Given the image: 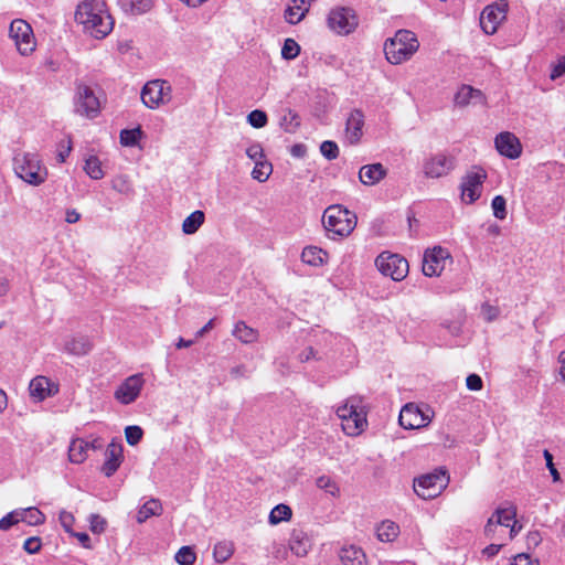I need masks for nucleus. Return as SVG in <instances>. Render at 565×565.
I'll return each instance as SVG.
<instances>
[{"label":"nucleus","mask_w":565,"mask_h":565,"mask_svg":"<svg viewBox=\"0 0 565 565\" xmlns=\"http://www.w3.org/2000/svg\"><path fill=\"white\" fill-rule=\"evenodd\" d=\"M74 21L82 32L95 40L108 36L115 25L106 2L102 0H83L74 11Z\"/></svg>","instance_id":"nucleus-1"},{"label":"nucleus","mask_w":565,"mask_h":565,"mask_svg":"<svg viewBox=\"0 0 565 565\" xmlns=\"http://www.w3.org/2000/svg\"><path fill=\"white\" fill-rule=\"evenodd\" d=\"M334 412L344 435L358 437L367 429L369 407L363 396L351 395L344 398L335 406Z\"/></svg>","instance_id":"nucleus-2"},{"label":"nucleus","mask_w":565,"mask_h":565,"mask_svg":"<svg viewBox=\"0 0 565 565\" xmlns=\"http://www.w3.org/2000/svg\"><path fill=\"white\" fill-rule=\"evenodd\" d=\"M12 171L17 179L33 188L43 185L50 175L42 157L34 151L15 152L12 158Z\"/></svg>","instance_id":"nucleus-3"},{"label":"nucleus","mask_w":565,"mask_h":565,"mask_svg":"<svg viewBox=\"0 0 565 565\" xmlns=\"http://www.w3.org/2000/svg\"><path fill=\"white\" fill-rule=\"evenodd\" d=\"M515 518L516 508L514 505L499 507L488 519L484 535L491 541L513 540L522 529Z\"/></svg>","instance_id":"nucleus-4"},{"label":"nucleus","mask_w":565,"mask_h":565,"mask_svg":"<svg viewBox=\"0 0 565 565\" xmlns=\"http://www.w3.org/2000/svg\"><path fill=\"white\" fill-rule=\"evenodd\" d=\"M417 35L411 30H398L394 36L384 42V54L386 61L392 65H399L409 61L419 50Z\"/></svg>","instance_id":"nucleus-5"},{"label":"nucleus","mask_w":565,"mask_h":565,"mask_svg":"<svg viewBox=\"0 0 565 565\" xmlns=\"http://www.w3.org/2000/svg\"><path fill=\"white\" fill-rule=\"evenodd\" d=\"M356 223L355 213L340 204L328 206L322 215V225L331 234L330 238L348 237L354 231Z\"/></svg>","instance_id":"nucleus-6"},{"label":"nucleus","mask_w":565,"mask_h":565,"mask_svg":"<svg viewBox=\"0 0 565 565\" xmlns=\"http://www.w3.org/2000/svg\"><path fill=\"white\" fill-rule=\"evenodd\" d=\"M450 477L443 467L414 479V491L424 500H433L439 497L448 487Z\"/></svg>","instance_id":"nucleus-7"},{"label":"nucleus","mask_w":565,"mask_h":565,"mask_svg":"<svg viewBox=\"0 0 565 565\" xmlns=\"http://www.w3.org/2000/svg\"><path fill=\"white\" fill-rule=\"evenodd\" d=\"M328 29L338 36H348L354 33L360 25L356 11L347 6H335L327 14Z\"/></svg>","instance_id":"nucleus-8"},{"label":"nucleus","mask_w":565,"mask_h":565,"mask_svg":"<svg viewBox=\"0 0 565 565\" xmlns=\"http://www.w3.org/2000/svg\"><path fill=\"white\" fill-rule=\"evenodd\" d=\"M488 178L482 167H471L460 179V200L463 204L470 205L477 202L483 192V184Z\"/></svg>","instance_id":"nucleus-9"},{"label":"nucleus","mask_w":565,"mask_h":565,"mask_svg":"<svg viewBox=\"0 0 565 565\" xmlns=\"http://www.w3.org/2000/svg\"><path fill=\"white\" fill-rule=\"evenodd\" d=\"M456 158L445 151H438L427 156L422 166L425 178L437 180L448 177L456 169Z\"/></svg>","instance_id":"nucleus-10"},{"label":"nucleus","mask_w":565,"mask_h":565,"mask_svg":"<svg viewBox=\"0 0 565 565\" xmlns=\"http://www.w3.org/2000/svg\"><path fill=\"white\" fill-rule=\"evenodd\" d=\"M435 416L434 409L426 404L408 403L399 412L398 422L405 429L427 427Z\"/></svg>","instance_id":"nucleus-11"},{"label":"nucleus","mask_w":565,"mask_h":565,"mask_svg":"<svg viewBox=\"0 0 565 565\" xmlns=\"http://www.w3.org/2000/svg\"><path fill=\"white\" fill-rule=\"evenodd\" d=\"M450 250L440 245L427 248L423 255V274L426 277H439L452 265Z\"/></svg>","instance_id":"nucleus-12"},{"label":"nucleus","mask_w":565,"mask_h":565,"mask_svg":"<svg viewBox=\"0 0 565 565\" xmlns=\"http://www.w3.org/2000/svg\"><path fill=\"white\" fill-rule=\"evenodd\" d=\"M9 38L13 41L17 51L22 56H30L36 49L33 29L23 19H14L10 23Z\"/></svg>","instance_id":"nucleus-13"},{"label":"nucleus","mask_w":565,"mask_h":565,"mask_svg":"<svg viewBox=\"0 0 565 565\" xmlns=\"http://www.w3.org/2000/svg\"><path fill=\"white\" fill-rule=\"evenodd\" d=\"M375 267L386 277L392 278L394 281L404 280L409 270V265L406 258L399 254L391 252H383L375 258Z\"/></svg>","instance_id":"nucleus-14"},{"label":"nucleus","mask_w":565,"mask_h":565,"mask_svg":"<svg viewBox=\"0 0 565 565\" xmlns=\"http://www.w3.org/2000/svg\"><path fill=\"white\" fill-rule=\"evenodd\" d=\"M172 99V87L163 79H153L141 89L142 104L149 109H157L169 104Z\"/></svg>","instance_id":"nucleus-15"},{"label":"nucleus","mask_w":565,"mask_h":565,"mask_svg":"<svg viewBox=\"0 0 565 565\" xmlns=\"http://www.w3.org/2000/svg\"><path fill=\"white\" fill-rule=\"evenodd\" d=\"M74 111L88 119L100 113V102L94 89L86 84H77L74 94Z\"/></svg>","instance_id":"nucleus-16"},{"label":"nucleus","mask_w":565,"mask_h":565,"mask_svg":"<svg viewBox=\"0 0 565 565\" xmlns=\"http://www.w3.org/2000/svg\"><path fill=\"white\" fill-rule=\"evenodd\" d=\"M509 10L507 0H497L488 4L480 14V26L486 34L497 33L500 25L505 21Z\"/></svg>","instance_id":"nucleus-17"},{"label":"nucleus","mask_w":565,"mask_h":565,"mask_svg":"<svg viewBox=\"0 0 565 565\" xmlns=\"http://www.w3.org/2000/svg\"><path fill=\"white\" fill-rule=\"evenodd\" d=\"M143 385L145 379L142 374H132L118 385L114 397L119 404L129 405L140 396Z\"/></svg>","instance_id":"nucleus-18"},{"label":"nucleus","mask_w":565,"mask_h":565,"mask_svg":"<svg viewBox=\"0 0 565 565\" xmlns=\"http://www.w3.org/2000/svg\"><path fill=\"white\" fill-rule=\"evenodd\" d=\"M312 548V542L307 532L301 529H294L290 532L288 540V550L280 553L276 552V557L287 558V552L289 551L296 557H306Z\"/></svg>","instance_id":"nucleus-19"},{"label":"nucleus","mask_w":565,"mask_h":565,"mask_svg":"<svg viewBox=\"0 0 565 565\" xmlns=\"http://www.w3.org/2000/svg\"><path fill=\"white\" fill-rule=\"evenodd\" d=\"M494 148L502 156L514 160L521 157L523 147L520 139L511 131H501L494 137Z\"/></svg>","instance_id":"nucleus-20"},{"label":"nucleus","mask_w":565,"mask_h":565,"mask_svg":"<svg viewBox=\"0 0 565 565\" xmlns=\"http://www.w3.org/2000/svg\"><path fill=\"white\" fill-rule=\"evenodd\" d=\"M93 341L86 334H70L66 335L61 344L63 353L72 356H85L93 350Z\"/></svg>","instance_id":"nucleus-21"},{"label":"nucleus","mask_w":565,"mask_h":565,"mask_svg":"<svg viewBox=\"0 0 565 565\" xmlns=\"http://www.w3.org/2000/svg\"><path fill=\"white\" fill-rule=\"evenodd\" d=\"M57 392L58 385L43 375L35 376L29 384L30 397L35 403L43 402L47 397L57 394Z\"/></svg>","instance_id":"nucleus-22"},{"label":"nucleus","mask_w":565,"mask_h":565,"mask_svg":"<svg viewBox=\"0 0 565 565\" xmlns=\"http://www.w3.org/2000/svg\"><path fill=\"white\" fill-rule=\"evenodd\" d=\"M486 102V95L480 89L465 84L457 89L454 96V104L458 108L484 105Z\"/></svg>","instance_id":"nucleus-23"},{"label":"nucleus","mask_w":565,"mask_h":565,"mask_svg":"<svg viewBox=\"0 0 565 565\" xmlns=\"http://www.w3.org/2000/svg\"><path fill=\"white\" fill-rule=\"evenodd\" d=\"M124 460V448L120 441L111 440L105 451V461L102 466V472L111 477L120 467Z\"/></svg>","instance_id":"nucleus-24"},{"label":"nucleus","mask_w":565,"mask_h":565,"mask_svg":"<svg viewBox=\"0 0 565 565\" xmlns=\"http://www.w3.org/2000/svg\"><path fill=\"white\" fill-rule=\"evenodd\" d=\"M387 169L380 162L364 164L359 170V180L365 186H374L384 180Z\"/></svg>","instance_id":"nucleus-25"},{"label":"nucleus","mask_w":565,"mask_h":565,"mask_svg":"<svg viewBox=\"0 0 565 565\" xmlns=\"http://www.w3.org/2000/svg\"><path fill=\"white\" fill-rule=\"evenodd\" d=\"M364 114L360 109L350 113L345 124V139L356 145L363 136Z\"/></svg>","instance_id":"nucleus-26"},{"label":"nucleus","mask_w":565,"mask_h":565,"mask_svg":"<svg viewBox=\"0 0 565 565\" xmlns=\"http://www.w3.org/2000/svg\"><path fill=\"white\" fill-rule=\"evenodd\" d=\"M329 253L316 245L305 246L300 254L301 262L313 268H321L329 263Z\"/></svg>","instance_id":"nucleus-27"},{"label":"nucleus","mask_w":565,"mask_h":565,"mask_svg":"<svg viewBox=\"0 0 565 565\" xmlns=\"http://www.w3.org/2000/svg\"><path fill=\"white\" fill-rule=\"evenodd\" d=\"M232 335L243 344H253L259 339L258 330L252 328L245 321H237L234 324Z\"/></svg>","instance_id":"nucleus-28"},{"label":"nucleus","mask_w":565,"mask_h":565,"mask_svg":"<svg viewBox=\"0 0 565 565\" xmlns=\"http://www.w3.org/2000/svg\"><path fill=\"white\" fill-rule=\"evenodd\" d=\"M339 557L343 565H365L366 555L364 551L355 545L343 546Z\"/></svg>","instance_id":"nucleus-29"},{"label":"nucleus","mask_w":565,"mask_h":565,"mask_svg":"<svg viewBox=\"0 0 565 565\" xmlns=\"http://www.w3.org/2000/svg\"><path fill=\"white\" fill-rule=\"evenodd\" d=\"M117 6L126 14L139 15L150 11L153 0H116Z\"/></svg>","instance_id":"nucleus-30"},{"label":"nucleus","mask_w":565,"mask_h":565,"mask_svg":"<svg viewBox=\"0 0 565 565\" xmlns=\"http://www.w3.org/2000/svg\"><path fill=\"white\" fill-rule=\"evenodd\" d=\"M375 533L379 541L391 543L398 537L401 530L399 525L394 521L384 520L376 525Z\"/></svg>","instance_id":"nucleus-31"},{"label":"nucleus","mask_w":565,"mask_h":565,"mask_svg":"<svg viewBox=\"0 0 565 565\" xmlns=\"http://www.w3.org/2000/svg\"><path fill=\"white\" fill-rule=\"evenodd\" d=\"M309 11L306 0H292L285 11V19L290 24L299 23Z\"/></svg>","instance_id":"nucleus-32"},{"label":"nucleus","mask_w":565,"mask_h":565,"mask_svg":"<svg viewBox=\"0 0 565 565\" xmlns=\"http://www.w3.org/2000/svg\"><path fill=\"white\" fill-rule=\"evenodd\" d=\"M89 449V443L84 439L76 438L73 439L68 447V460L72 463H83L87 458V452Z\"/></svg>","instance_id":"nucleus-33"},{"label":"nucleus","mask_w":565,"mask_h":565,"mask_svg":"<svg viewBox=\"0 0 565 565\" xmlns=\"http://www.w3.org/2000/svg\"><path fill=\"white\" fill-rule=\"evenodd\" d=\"M162 513V505L159 500L150 499L145 502L137 512V522L139 524L146 522L149 518L160 515Z\"/></svg>","instance_id":"nucleus-34"},{"label":"nucleus","mask_w":565,"mask_h":565,"mask_svg":"<svg viewBox=\"0 0 565 565\" xmlns=\"http://www.w3.org/2000/svg\"><path fill=\"white\" fill-rule=\"evenodd\" d=\"M205 221V214L201 210H196L188 215L182 222V232L185 235H192L199 231Z\"/></svg>","instance_id":"nucleus-35"},{"label":"nucleus","mask_w":565,"mask_h":565,"mask_svg":"<svg viewBox=\"0 0 565 565\" xmlns=\"http://www.w3.org/2000/svg\"><path fill=\"white\" fill-rule=\"evenodd\" d=\"M21 522L26 523L31 526H38L45 522V514L35 507H29L25 509H18Z\"/></svg>","instance_id":"nucleus-36"},{"label":"nucleus","mask_w":565,"mask_h":565,"mask_svg":"<svg viewBox=\"0 0 565 565\" xmlns=\"http://www.w3.org/2000/svg\"><path fill=\"white\" fill-rule=\"evenodd\" d=\"M235 546L231 541H220L213 547V558L216 563L223 564L234 554Z\"/></svg>","instance_id":"nucleus-37"},{"label":"nucleus","mask_w":565,"mask_h":565,"mask_svg":"<svg viewBox=\"0 0 565 565\" xmlns=\"http://www.w3.org/2000/svg\"><path fill=\"white\" fill-rule=\"evenodd\" d=\"M292 518V510L289 505L280 503L274 507L269 513L268 522L270 525H277L281 522H288Z\"/></svg>","instance_id":"nucleus-38"},{"label":"nucleus","mask_w":565,"mask_h":565,"mask_svg":"<svg viewBox=\"0 0 565 565\" xmlns=\"http://www.w3.org/2000/svg\"><path fill=\"white\" fill-rule=\"evenodd\" d=\"M145 137L140 126L132 129H122L119 134V141L122 147H136Z\"/></svg>","instance_id":"nucleus-39"},{"label":"nucleus","mask_w":565,"mask_h":565,"mask_svg":"<svg viewBox=\"0 0 565 565\" xmlns=\"http://www.w3.org/2000/svg\"><path fill=\"white\" fill-rule=\"evenodd\" d=\"M111 189L122 195H130L134 193L132 182L127 174H117L110 180Z\"/></svg>","instance_id":"nucleus-40"},{"label":"nucleus","mask_w":565,"mask_h":565,"mask_svg":"<svg viewBox=\"0 0 565 565\" xmlns=\"http://www.w3.org/2000/svg\"><path fill=\"white\" fill-rule=\"evenodd\" d=\"M84 170L93 180H100L105 175L102 162L96 156H89L85 159Z\"/></svg>","instance_id":"nucleus-41"},{"label":"nucleus","mask_w":565,"mask_h":565,"mask_svg":"<svg viewBox=\"0 0 565 565\" xmlns=\"http://www.w3.org/2000/svg\"><path fill=\"white\" fill-rule=\"evenodd\" d=\"M273 173V164L267 160L254 163L252 178L260 183L266 182Z\"/></svg>","instance_id":"nucleus-42"},{"label":"nucleus","mask_w":565,"mask_h":565,"mask_svg":"<svg viewBox=\"0 0 565 565\" xmlns=\"http://www.w3.org/2000/svg\"><path fill=\"white\" fill-rule=\"evenodd\" d=\"M316 486L320 490L326 491L333 498L340 497V487L338 483L329 476H320L316 479Z\"/></svg>","instance_id":"nucleus-43"},{"label":"nucleus","mask_w":565,"mask_h":565,"mask_svg":"<svg viewBox=\"0 0 565 565\" xmlns=\"http://www.w3.org/2000/svg\"><path fill=\"white\" fill-rule=\"evenodd\" d=\"M174 561L179 565H193L196 562V553L192 546H182L177 551Z\"/></svg>","instance_id":"nucleus-44"},{"label":"nucleus","mask_w":565,"mask_h":565,"mask_svg":"<svg viewBox=\"0 0 565 565\" xmlns=\"http://www.w3.org/2000/svg\"><path fill=\"white\" fill-rule=\"evenodd\" d=\"M89 530L93 534H103L107 529V520L98 513H92L87 518Z\"/></svg>","instance_id":"nucleus-45"},{"label":"nucleus","mask_w":565,"mask_h":565,"mask_svg":"<svg viewBox=\"0 0 565 565\" xmlns=\"http://www.w3.org/2000/svg\"><path fill=\"white\" fill-rule=\"evenodd\" d=\"M300 53V46L294 39H286L281 49V56L285 60H294Z\"/></svg>","instance_id":"nucleus-46"},{"label":"nucleus","mask_w":565,"mask_h":565,"mask_svg":"<svg viewBox=\"0 0 565 565\" xmlns=\"http://www.w3.org/2000/svg\"><path fill=\"white\" fill-rule=\"evenodd\" d=\"M493 215L498 220L507 217V201L502 195H495L491 202Z\"/></svg>","instance_id":"nucleus-47"},{"label":"nucleus","mask_w":565,"mask_h":565,"mask_svg":"<svg viewBox=\"0 0 565 565\" xmlns=\"http://www.w3.org/2000/svg\"><path fill=\"white\" fill-rule=\"evenodd\" d=\"M268 118L265 111L255 109L247 115V122L254 128H263L267 125Z\"/></svg>","instance_id":"nucleus-48"},{"label":"nucleus","mask_w":565,"mask_h":565,"mask_svg":"<svg viewBox=\"0 0 565 565\" xmlns=\"http://www.w3.org/2000/svg\"><path fill=\"white\" fill-rule=\"evenodd\" d=\"M143 430L140 426L131 425L125 428V438L130 446H136L142 438Z\"/></svg>","instance_id":"nucleus-49"},{"label":"nucleus","mask_w":565,"mask_h":565,"mask_svg":"<svg viewBox=\"0 0 565 565\" xmlns=\"http://www.w3.org/2000/svg\"><path fill=\"white\" fill-rule=\"evenodd\" d=\"M245 153H246L247 158L249 160H252L254 163L267 159L265 156L263 146L258 142H254V143L249 145L246 148Z\"/></svg>","instance_id":"nucleus-50"},{"label":"nucleus","mask_w":565,"mask_h":565,"mask_svg":"<svg viewBox=\"0 0 565 565\" xmlns=\"http://www.w3.org/2000/svg\"><path fill=\"white\" fill-rule=\"evenodd\" d=\"M480 315L484 321L492 322L500 316V309L497 306L486 302L481 306Z\"/></svg>","instance_id":"nucleus-51"},{"label":"nucleus","mask_w":565,"mask_h":565,"mask_svg":"<svg viewBox=\"0 0 565 565\" xmlns=\"http://www.w3.org/2000/svg\"><path fill=\"white\" fill-rule=\"evenodd\" d=\"M565 75V55L559 56L551 64L550 79L555 81Z\"/></svg>","instance_id":"nucleus-52"},{"label":"nucleus","mask_w":565,"mask_h":565,"mask_svg":"<svg viewBox=\"0 0 565 565\" xmlns=\"http://www.w3.org/2000/svg\"><path fill=\"white\" fill-rule=\"evenodd\" d=\"M320 151L322 156L328 160H333L339 156V148L337 143L330 140L323 141L321 143Z\"/></svg>","instance_id":"nucleus-53"},{"label":"nucleus","mask_w":565,"mask_h":565,"mask_svg":"<svg viewBox=\"0 0 565 565\" xmlns=\"http://www.w3.org/2000/svg\"><path fill=\"white\" fill-rule=\"evenodd\" d=\"M72 151V141L70 138L63 139L58 145L56 149V160L60 163L65 162L66 158L70 156Z\"/></svg>","instance_id":"nucleus-54"},{"label":"nucleus","mask_w":565,"mask_h":565,"mask_svg":"<svg viewBox=\"0 0 565 565\" xmlns=\"http://www.w3.org/2000/svg\"><path fill=\"white\" fill-rule=\"evenodd\" d=\"M20 522H21V520H20L19 510L18 509L13 510L0 520V530L7 531L11 526H13Z\"/></svg>","instance_id":"nucleus-55"},{"label":"nucleus","mask_w":565,"mask_h":565,"mask_svg":"<svg viewBox=\"0 0 565 565\" xmlns=\"http://www.w3.org/2000/svg\"><path fill=\"white\" fill-rule=\"evenodd\" d=\"M58 520L65 532H67L68 534L73 533V525L75 523V516L73 515V513L66 510H62L58 513Z\"/></svg>","instance_id":"nucleus-56"},{"label":"nucleus","mask_w":565,"mask_h":565,"mask_svg":"<svg viewBox=\"0 0 565 565\" xmlns=\"http://www.w3.org/2000/svg\"><path fill=\"white\" fill-rule=\"evenodd\" d=\"M42 547L41 539L38 536L29 537L23 543V550L28 554H36Z\"/></svg>","instance_id":"nucleus-57"},{"label":"nucleus","mask_w":565,"mask_h":565,"mask_svg":"<svg viewBox=\"0 0 565 565\" xmlns=\"http://www.w3.org/2000/svg\"><path fill=\"white\" fill-rule=\"evenodd\" d=\"M543 456H544V459L546 461V467L550 470V473H551V476L553 478V481L554 482L559 481L561 480V476H559V472L557 471V469L554 466L553 455L547 449H545L543 451Z\"/></svg>","instance_id":"nucleus-58"},{"label":"nucleus","mask_w":565,"mask_h":565,"mask_svg":"<svg viewBox=\"0 0 565 565\" xmlns=\"http://www.w3.org/2000/svg\"><path fill=\"white\" fill-rule=\"evenodd\" d=\"M511 565H540L536 558H532L529 554L521 553L514 556Z\"/></svg>","instance_id":"nucleus-59"},{"label":"nucleus","mask_w":565,"mask_h":565,"mask_svg":"<svg viewBox=\"0 0 565 565\" xmlns=\"http://www.w3.org/2000/svg\"><path fill=\"white\" fill-rule=\"evenodd\" d=\"M298 360L301 363H306L311 360H318V352L312 347H307L299 353Z\"/></svg>","instance_id":"nucleus-60"},{"label":"nucleus","mask_w":565,"mask_h":565,"mask_svg":"<svg viewBox=\"0 0 565 565\" xmlns=\"http://www.w3.org/2000/svg\"><path fill=\"white\" fill-rule=\"evenodd\" d=\"M466 385L470 391H480L482 388V380L477 374H470L466 379Z\"/></svg>","instance_id":"nucleus-61"},{"label":"nucleus","mask_w":565,"mask_h":565,"mask_svg":"<svg viewBox=\"0 0 565 565\" xmlns=\"http://www.w3.org/2000/svg\"><path fill=\"white\" fill-rule=\"evenodd\" d=\"M503 545H504V542H501V541H500V543H492V544L488 545V546L482 551V553H483L484 555H487L488 557H493V556H495V555L500 552V550H501V547H502Z\"/></svg>","instance_id":"nucleus-62"},{"label":"nucleus","mask_w":565,"mask_h":565,"mask_svg":"<svg viewBox=\"0 0 565 565\" xmlns=\"http://www.w3.org/2000/svg\"><path fill=\"white\" fill-rule=\"evenodd\" d=\"M70 535L76 537L83 547L92 548L90 539H89L88 534H86L84 532H74L73 531V533H70Z\"/></svg>","instance_id":"nucleus-63"},{"label":"nucleus","mask_w":565,"mask_h":565,"mask_svg":"<svg viewBox=\"0 0 565 565\" xmlns=\"http://www.w3.org/2000/svg\"><path fill=\"white\" fill-rule=\"evenodd\" d=\"M247 373V369L245 365L239 364L231 369L230 374L234 379L244 377Z\"/></svg>","instance_id":"nucleus-64"}]
</instances>
